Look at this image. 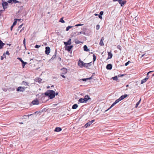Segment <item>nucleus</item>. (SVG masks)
Here are the masks:
<instances>
[{
    "label": "nucleus",
    "instance_id": "nucleus-5",
    "mask_svg": "<svg viewBox=\"0 0 154 154\" xmlns=\"http://www.w3.org/2000/svg\"><path fill=\"white\" fill-rule=\"evenodd\" d=\"M2 5L3 7V8L4 10H5V9L7 8L8 4L7 2H4L2 3Z\"/></svg>",
    "mask_w": 154,
    "mask_h": 154
},
{
    "label": "nucleus",
    "instance_id": "nucleus-50",
    "mask_svg": "<svg viewBox=\"0 0 154 154\" xmlns=\"http://www.w3.org/2000/svg\"><path fill=\"white\" fill-rule=\"evenodd\" d=\"M23 25V24H22L20 25V26H19L18 27V29L21 28L22 27Z\"/></svg>",
    "mask_w": 154,
    "mask_h": 154
},
{
    "label": "nucleus",
    "instance_id": "nucleus-64",
    "mask_svg": "<svg viewBox=\"0 0 154 154\" xmlns=\"http://www.w3.org/2000/svg\"><path fill=\"white\" fill-rule=\"evenodd\" d=\"M152 76H154V73L152 75Z\"/></svg>",
    "mask_w": 154,
    "mask_h": 154
},
{
    "label": "nucleus",
    "instance_id": "nucleus-32",
    "mask_svg": "<svg viewBox=\"0 0 154 154\" xmlns=\"http://www.w3.org/2000/svg\"><path fill=\"white\" fill-rule=\"evenodd\" d=\"M112 79L114 80H117L118 79L117 76H115L114 77H113Z\"/></svg>",
    "mask_w": 154,
    "mask_h": 154
},
{
    "label": "nucleus",
    "instance_id": "nucleus-11",
    "mask_svg": "<svg viewBox=\"0 0 154 154\" xmlns=\"http://www.w3.org/2000/svg\"><path fill=\"white\" fill-rule=\"evenodd\" d=\"M85 102H87V101L89 99H90L88 95H86L85 97L83 98Z\"/></svg>",
    "mask_w": 154,
    "mask_h": 154
},
{
    "label": "nucleus",
    "instance_id": "nucleus-7",
    "mask_svg": "<svg viewBox=\"0 0 154 154\" xmlns=\"http://www.w3.org/2000/svg\"><path fill=\"white\" fill-rule=\"evenodd\" d=\"M71 39L69 38L67 42H64V43L65 46H66L67 45H70L71 44Z\"/></svg>",
    "mask_w": 154,
    "mask_h": 154
},
{
    "label": "nucleus",
    "instance_id": "nucleus-51",
    "mask_svg": "<svg viewBox=\"0 0 154 154\" xmlns=\"http://www.w3.org/2000/svg\"><path fill=\"white\" fill-rule=\"evenodd\" d=\"M6 54H8V55H9L10 54L9 52V51H7L6 52Z\"/></svg>",
    "mask_w": 154,
    "mask_h": 154
},
{
    "label": "nucleus",
    "instance_id": "nucleus-55",
    "mask_svg": "<svg viewBox=\"0 0 154 154\" xmlns=\"http://www.w3.org/2000/svg\"><path fill=\"white\" fill-rule=\"evenodd\" d=\"M144 55H145V54H142V55H141V57L140 58H142V57H144Z\"/></svg>",
    "mask_w": 154,
    "mask_h": 154
},
{
    "label": "nucleus",
    "instance_id": "nucleus-40",
    "mask_svg": "<svg viewBox=\"0 0 154 154\" xmlns=\"http://www.w3.org/2000/svg\"><path fill=\"white\" fill-rule=\"evenodd\" d=\"M96 28L97 30H98L100 29V26L99 25H97Z\"/></svg>",
    "mask_w": 154,
    "mask_h": 154
},
{
    "label": "nucleus",
    "instance_id": "nucleus-47",
    "mask_svg": "<svg viewBox=\"0 0 154 154\" xmlns=\"http://www.w3.org/2000/svg\"><path fill=\"white\" fill-rule=\"evenodd\" d=\"M103 11H100V15H103Z\"/></svg>",
    "mask_w": 154,
    "mask_h": 154
},
{
    "label": "nucleus",
    "instance_id": "nucleus-63",
    "mask_svg": "<svg viewBox=\"0 0 154 154\" xmlns=\"http://www.w3.org/2000/svg\"><path fill=\"white\" fill-rule=\"evenodd\" d=\"M59 59L60 60H61V58L60 57H59Z\"/></svg>",
    "mask_w": 154,
    "mask_h": 154
},
{
    "label": "nucleus",
    "instance_id": "nucleus-15",
    "mask_svg": "<svg viewBox=\"0 0 154 154\" xmlns=\"http://www.w3.org/2000/svg\"><path fill=\"white\" fill-rule=\"evenodd\" d=\"M61 130L62 129L61 128L59 127H57L55 128V129L54 130V131L55 132H58L61 131Z\"/></svg>",
    "mask_w": 154,
    "mask_h": 154
},
{
    "label": "nucleus",
    "instance_id": "nucleus-12",
    "mask_svg": "<svg viewBox=\"0 0 154 154\" xmlns=\"http://www.w3.org/2000/svg\"><path fill=\"white\" fill-rule=\"evenodd\" d=\"M104 40V38L103 37L101 38V40L100 41V42L99 43V44L101 46H103L104 45V44L103 43V41Z\"/></svg>",
    "mask_w": 154,
    "mask_h": 154
},
{
    "label": "nucleus",
    "instance_id": "nucleus-8",
    "mask_svg": "<svg viewBox=\"0 0 154 154\" xmlns=\"http://www.w3.org/2000/svg\"><path fill=\"white\" fill-rule=\"evenodd\" d=\"M73 47L72 45H70L68 46H66L65 49L66 50H67L69 52L71 51V49L73 48Z\"/></svg>",
    "mask_w": 154,
    "mask_h": 154
},
{
    "label": "nucleus",
    "instance_id": "nucleus-28",
    "mask_svg": "<svg viewBox=\"0 0 154 154\" xmlns=\"http://www.w3.org/2000/svg\"><path fill=\"white\" fill-rule=\"evenodd\" d=\"M141 100V99H140V100L137 103L136 106H135L136 107H137L139 105V104Z\"/></svg>",
    "mask_w": 154,
    "mask_h": 154
},
{
    "label": "nucleus",
    "instance_id": "nucleus-49",
    "mask_svg": "<svg viewBox=\"0 0 154 154\" xmlns=\"http://www.w3.org/2000/svg\"><path fill=\"white\" fill-rule=\"evenodd\" d=\"M98 16H99V18L100 19H102V16H101L102 15H98Z\"/></svg>",
    "mask_w": 154,
    "mask_h": 154
},
{
    "label": "nucleus",
    "instance_id": "nucleus-52",
    "mask_svg": "<svg viewBox=\"0 0 154 154\" xmlns=\"http://www.w3.org/2000/svg\"><path fill=\"white\" fill-rule=\"evenodd\" d=\"M12 0H8V3H11L12 2Z\"/></svg>",
    "mask_w": 154,
    "mask_h": 154
},
{
    "label": "nucleus",
    "instance_id": "nucleus-44",
    "mask_svg": "<svg viewBox=\"0 0 154 154\" xmlns=\"http://www.w3.org/2000/svg\"><path fill=\"white\" fill-rule=\"evenodd\" d=\"M12 1L15 3H16L18 2L16 0H12Z\"/></svg>",
    "mask_w": 154,
    "mask_h": 154
},
{
    "label": "nucleus",
    "instance_id": "nucleus-22",
    "mask_svg": "<svg viewBox=\"0 0 154 154\" xmlns=\"http://www.w3.org/2000/svg\"><path fill=\"white\" fill-rule=\"evenodd\" d=\"M75 44H80V43H82V42H81V41L78 40H77V39H75Z\"/></svg>",
    "mask_w": 154,
    "mask_h": 154
},
{
    "label": "nucleus",
    "instance_id": "nucleus-42",
    "mask_svg": "<svg viewBox=\"0 0 154 154\" xmlns=\"http://www.w3.org/2000/svg\"><path fill=\"white\" fill-rule=\"evenodd\" d=\"M40 47H41V46L40 45H35V48H39Z\"/></svg>",
    "mask_w": 154,
    "mask_h": 154
},
{
    "label": "nucleus",
    "instance_id": "nucleus-54",
    "mask_svg": "<svg viewBox=\"0 0 154 154\" xmlns=\"http://www.w3.org/2000/svg\"><path fill=\"white\" fill-rule=\"evenodd\" d=\"M14 26H13L12 25L11 26V31H12V29H13V28Z\"/></svg>",
    "mask_w": 154,
    "mask_h": 154
},
{
    "label": "nucleus",
    "instance_id": "nucleus-41",
    "mask_svg": "<svg viewBox=\"0 0 154 154\" xmlns=\"http://www.w3.org/2000/svg\"><path fill=\"white\" fill-rule=\"evenodd\" d=\"M62 70H63L64 72L66 73L67 72V70L66 69L63 68V69H61Z\"/></svg>",
    "mask_w": 154,
    "mask_h": 154
},
{
    "label": "nucleus",
    "instance_id": "nucleus-4",
    "mask_svg": "<svg viewBox=\"0 0 154 154\" xmlns=\"http://www.w3.org/2000/svg\"><path fill=\"white\" fill-rule=\"evenodd\" d=\"M94 121V120H93L91 121H89L87 122L85 125V127L86 128L89 127L90 125Z\"/></svg>",
    "mask_w": 154,
    "mask_h": 154
},
{
    "label": "nucleus",
    "instance_id": "nucleus-43",
    "mask_svg": "<svg viewBox=\"0 0 154 154\" xmlns=\"http://www.w3.org/2000/svg\"><path fill=\"white\" fill-rule=\"evenodd\" d=\"M130 62V61H128V62H127L125 64V66H127L129 63Z\"/></svg>",
    "mask_w": 154,
    "mask_h": 154
},
{
    "label": "nucleus",
    "instance_id": "nucleus-6",
    "mask_svg": "<svg viewBox=\"0 0 154 154\" xmlns=\"http://www.w3.org/2000/svg\"><path fill=\"white\" fill-rule=\"evenodd\" d=\"M50 51V49L49 47H46L45 48V53L46 54L48 55Z\"/></svg>",
    "mask_w": 154,
    "mask_h": 154
},
{
    "label": "nucleus",
    "instance_id": "nucleus-20",
    "mask_svg": "<svg viewBox=\"0 0 154 154\" xmlns=\"http://www.w3.org/2000/svg\"><path fill=\"white\" fill-rule=\"evenodd\" d=\"M153 71H150L149 72H148L147 73V76L145 78L147 80L149 78V76L148 75L150 73L153 72Z\"/></svg>",
    "mask_w": 154,
    "mask_h": 154
},
{
    "label": "nucleus",
    "instance_id": "nucleus-38",
    "mask_svg": "<svg viewBox=\"0 0 154 154\" xmlns=\"http://www.w3.org/2000/svg\"><path fill=\"white\" fill-rule=\"evenodd\" d=\"M27 63L26 62H25L24 63L22 64V66L23 68H24V66Z\"/></svg>",
    "mask_w": 154,
    "mask_h": 154
},
{
    "label": "nucleus",
    "instance_id": "nucleus-31",
    "mask_svg": "<svg viewBox=\"0 0 154 154\" xmlns=\"http://www.w3.org/2000/svg\"><path fill=\"white\" fill-rule=\"evenodd\" d=\"M93 61L94 62L95 61L96 58V57L94 54H93Z\"/></svg>",
    "mask_w": 154,
    "mask_h": 154
},
{
    "label": "nucleus",
    "instance_id": "nucleus-34",
    "mask_svg": "<svg viewBox=\"0 0 154 154\" xmlns=\"http://www.w3.org/2000/svg\"><path fill=\"white\" fill-rule=\"evenodd\" d=\"M117 48L120 51H121L122 49H121V46L119 45L117 46Z\"/></svg>",
    "mask_w": 154,
    "mask_h": 154
},
{
    "label": "nucleus",
    "instance_id": "nucleus-19",
    "mask_svg": "<svg viewBox=\"0 0 154 154\" xmlns=\"http://www.w3.org/2000/svg\"><path fill=\"white\" fill-rule=\"evenodd\" d=\"M5 45L4 43H3L1 40H0V49L2 48Z\"/></svg>",
    "mask_w": 154,
    "mask_h": 154
},
{
    "label": "nucleus",
    "instance_id": "nucleus-9",
    "mask_svg": "<svg viewBox=\"0 0 154 154\" xmlns=\"http://www.w3.org/2000/svg\"><path fill=\"white\" fill-rule=\"evenodd\" d=\"M121 101L119 99V98L118 99L116 100L111 105V106L110 108L112 107L113 106L115 105L117 103H118V102H119L120 101Z\"/></svg>",
    "mask_w": 154,
    "mask_h": 154
},
{
    "label": "nucleus",
    "instance_id": "nucleus-53",
    "mask_svg": "<svg viewBox=\"0 0 154 154\" xmlns=\"http://www.w3.org/2000/svg\"><path fill=\"white\" fill-rule=\"evenodd\" d=\"M61 75V76L62 77H63V78H65V77H65V76L64 75Z\"/></svg>",
    "mask_w": 154,
    "mask_h": 154
},
{
    "label": "nucleus",
    "instance_id": "nucleus-26",
    "mask_svg": "<svg viewBox=\"0 0 154 154\" xmlns=\"http://www.w3.org/2000/svg\"><path fill=\"white\" fill-rule=\"evenodd\" d=\"M86 68H88V67L90 66H91V62L88 63H86Z\"/></svg>",
    "mask_w": 154,
    "mask_h": 154
},
{
    "label": "nucleus",
    "instance_id": "nucleus-24",
    "mask_svg": "<svg viewBox=\"0 0 154 154\" xmlns=\"http://www.w3.org/2000/svg\"><path fill=\"white\" fill-rule=\"evenodd\" d=\"M79 102L80 103H83L85 102L84 99L82 98H80L78 100Z\"/></svg>",
    "mask_w": 154,
    "mask_h": 154
},
{
    "label": "nucleus",
    "instance_id": "nucleus-46",
    "mask_svg": "<svg viewBox=\"0 0 154 154\" xmlns=\"http://www.w3.org/2000/svg\"><path fill=\"white\" fill-rule=\"evenodd\" d=\"M122 0H118L119 3L121 5V3L122 2Z\"/></svg>",
    "mask_w": 154,
    "mask_h": 154
},
{
    "label": "nucleus",
    "instance_id": "nucleus-23",
    "mask_svg": "<svg viewBox=\"0 0 154 154\" xmlns=\"http://www.w3.org/2000/svg\"><path fill=\"white\" fill-rule=\"evenodd\" d=\"M22 85H25L29 86V83L27 82H26L24 81H23L22 82Z\"/></svg>",
    "mask_w": 154,
    "mask_h": 154
},
{
    "label": "nucleus",
    "instance_id": "nucleus-58",
    "mask_svg": "<svg viewBox=\"0 0 154 154\" xmlns=\"http://www.w3.org/2000/svg\"><path fill=\"white\" fill-rule=\"evenodd\" d=\"M95 16H97V15H98L97 14H94Z\"/></svg>",
    "mask_w": 154,
    "mask_h": 154
},
{
    "label": "nucleus",
    "instance_id": "nucleus-25",
    "mask_svg": "<svg viewBox=\"0 0 154 154\" xmlns=\"http://www.w3.org/2000/svg\"><path fill=\"white\" fill-rule=\"evenodd\" d=\"M147 80L145 78L141 81V84H143L144 83H145Z\"/></svg>",
    "mask_w": 154,
    "mask_h": 154
},
{
    "label": "nucleus",
    "instance_id": "nucleus-10",
    "mask_svg": "<svg viewBox=\"0 0 154 154\" xmlns=\"http://www.w3.org/2000/svg\"><path fill=\"white\" fill-rule=\"evenodd\" d=\"M32 103L33 105H38L39 103L38 100L37 99L33 100Z\"/></svg>",
    "mask_w": 154,
    "mask_h": 154
},
{
    "label": "nucleus",
    "instance_id": "nucleus-29",
    "mask_svg": "<svg viewBox=\"0 0 154 154\" xmlns=\"http://www.w3.org/2000/svg\"><path fill=\"white\" fill-rule=\"evenodd\" d=\"M73 26H69L68 27H67L66 29V31H68L69 29L72 28Z\"/></svg>",
    "mask_w": 154,
    "mask_h": 154
},
{
    "label": "nucleus",
    "instance_id": "nucleus-57",
    "mask_svg": "<svg viewBox=\"0 0 154 154\" xmlns=\"http://www.w3.org/2000/svg\"><path fill=\"white\" fill-rule=\"evenodd\" d=\"M3 57L2 56L1 57V60H3Z\"/></svg>",
    "mask_w": 154,
    "mask_h": 154
},
{
    "label": "nucleus",
    "instance_id": "nucleus-59",
    "mask_svg": "<svg viewBox=\"0 0 154 154\" xmlns=\"http://www.w3.org/2000/svg\"><path fill=\"white\" fill-rule=\"evenodd\" d=\"M118 0H113V1L114 2H116V1H118Z\"/></svg>",
    "mask_w": 154,
    "mask_h": 154
},
{
    "label": "nucleus",
    "instance_id": "nucleus-14",
    "mask_svg": "<svg viewBox=\"0 0 154 154\" xmlns=\"http://www.w3.org/2000/svg\"><path fill=\"white\" fill-rule=\"evenodd\" d=\"M112 66L110 64H109L106 66V68L107 69L110 70L112 69Z\"/></svg>",
    "mask_w": 154,
    "mask_h": 154
},
{
    "label": "nucleus",
    "instance_id": "nucleus-27",
    "mask_svg": "<svg viewBox=\"0 0 154 154\" xmlns=\"http://www.w3.org/2000/svg\"><path fill=\"white\" fill-rule=\"evenodd\" d=\"M56 51L55 52V54L52 56V57L51 58V59L53 60L54 58H55L56 57Z\"/></svg>",
    "mask_w": 154,
    "mask_h": 154
},
{
    "label": "nucleus",
    "instance_id": "nucleus-13",
    "mask_svg": "<svg viewBox=\"0 0 154 154\" xmlns=\"http://www.w3.org/2000/svg\"><path fill=\"white\" fill-rule=\"evenodd\" d=\"M128 96V95L127 94H125L124 95H122L121 96L120 98H119V99L120 100H123L126 97H127Z\"/></svg>",
    "mask_w": 154,
    "mask_h": 154
},
{
    "label": "nucleus",
    "instance_id": "nucleus-30",
    "mask_svg": "<svg viewBox=\"0 0 154 154\" xmlns=\"http://www.w3.org/2000/svg\"><path fill=\"white\" fill-rule=\"evenodd\" d=\"M59 21L63 23H65V21L63 20V18H61L59 20Z\"/></svg>",
    "mask_w": 154,
    "mask_h": 154
},
{
    "label": "nucleus",
    "instance_id": "nucleus-37",
    "mask_svg": "<svg viewBox=\"0 0 154 154\" xmlns=\"http://www.w3.org/2000/svg\"><path fill=\"white\" fill-rule=\"evenodd\" d=\"M17 19H15L14 21V22L13 23V24H14L16 25L17 23Z\"/></svg>",
    "mask_w": 154,
    "mask_h": 154
},
{
    "label": "nucleus",
    "instance_id": "nucleus-16",
    "mask_svg": "<svg viewBox=\"0 0 154 154\" xmlns=\"http://www.w3.org/2000/svg\"><path fill=\"white\" fill-rule=\"evenodd\" d=\"M112 54L110 52H108V57L107 58V59L111 58L112 57Z\"/></svg>",
    "mask_w": 154,
    "mask_h": 154
},
{
    "label": "nucleus",
    "instance_id": "nucleus-17",
    "mask_svg": "<svg viewBox=\"0 0 154 154\" xmlns=\"http://www.w3.org/2000/svg\"><path fill=\"white\" fill-rule=\"evenodd\" d=\"M84 50L85 51H89V49H88L87 47V46L86 45H85L83 47Z\"/></svg>",
    "mask_w": 154,
    "mask_h": 154
},
{
    "label": "nucleus",
    "instance_id": "nucleus-48",
    "mask_svg": "<svg viewBox=\"0 0 154 154\" xmlns=\"http://www.w3.org/2000/svg\"><path fill=\"white\" fill-rule=\"evenodd\" d=\"M17 59L19 60L20 61H21L22 60V59L20 57L17 58Z\"/></svg>",
    "mask_w": 154,
    "mask_h": 154
},
{
    "label": "nucleus",
    "instance_id": "nucleus-1",
    "mask_svg": "<svg viewBox=\"0 0 154 154\" xmlns=\"http://www.w3.org/2000/svg\"><path fill=\"white\" fill-rule=\"evenodd\" d=\"M45 94L46 96H48L50 99H52L55 97L56 93L53 90H49L48 92H45Z\"/></svg>",
    "mask_w": 154,
    "mask_h": 154
},
{
    "label": "nucleus",
    "instance_id": "nucleus-60",
    "mask_svg": "<svg viewBox=\"0 0 154 154\" xmlns=\"http://www.w3.org/2000/svg\"><path fill=\"white\" fill-rule=\"evenodd\" d=\"M129 86V85H126V87H128Z\"/></svg>",
    "mask_w": 154,
    "mask_h": 154
},
{
    "label": "nucleus",
    "instance_id": "nucleus-45",
    "mask_svg": "<svg viewBox=\"0 0 154 154\" xmlns=\"http://www.w3.org/2000/svg\"><path fill=\"white\" fill-rule=\"evenodd\" d=\"M124 75H125L124 74H119L118 75V77H122V76H124Z\"/></svg>",
    "mask_w": 154,
    "mask_h": 154
},
{
    "label": "nucleus",
    "instance_id": "nucleus-33",
    "mask_svg": "<svg viewBox=\"0 0 154 154\" xmlns=\"http://www.w3.org/2000/svg\"><path fill=\"white\" fill-rule=\"evenodd\" d=\"M126 2V1H124L122 2L121 3V6H122L125 4Z\"/></svg>",
    "mask_w": 154,
    "mask_h": 154
},
{
    "label": "nucleus",
    "instance_id": "nucleus-3",
    "mask_svg": "<svg viewBox=\"0 0 154 154\" xmlns=\"http://www.w3.org/2000/svg\"><path fill=\"white\" fill-rule=\"evenodd\" d=\"M27 87H22L21 86H20L18 87L17 89V91H20L21 92H23L25 89L27 88Z\"/></svg>",
    "mask_w": 154,
    "mask_h": 154
},
{
    "label": "nucleus",
    "instance_id": "nucleus-39",
    "mask_svg": "<svg viewBox=\"0 0 154 154\" xmlns=\"http://www.w3.org/2000/svg\"><path fill=\"white\" fill-rule=\"evenodd\" d=\"M83 25V24H81L80 23V24H76V25H75V26H82Z\"/></svg>",
    "mask_w": 154,
    "mask_h": 154
},
{
    "label": "nucleus",
    "instance_id": "nucleus-62",
    "mask_svg": "<svg viewBox=\"0 0 154 154\" xmlns=\"http://www.w3.org/2000/svg\"><path fill=\"white\" fill-rule=\"evenodd\" d=\"M17 20H18V21H20L21 20V19H17Z\"/></svg>",
    "mask_w": 154,
    "mask_h": 154
},
{
    "label": "nucleus",
    "instance_id": "nucleus-35",
    "mask_svg": "<svg viewBox=\"0 0 154 154\" xmlns=\"http://www.w3.org/2000/svg\"><path fill=\"white\" fill-rule=\"evenodd\" d=\"M91 79V78H87V79H82V80L83 81H86L87 80H88V79Z\"/></svg>",
    "mask_w": 154,
    "mask_h": 154
},
{
    "label": "nucleus",
    "instance_id": "nucleus-2",
    "mask_svg": "<svg viewBox=\"0 0 154 154\" xmlns=\"http://www.w3.org/2000/svg\"><path fill=\"white\" fill-rule=\"evenodd\" d=\"M86 63H84L83 61L79 60L78 62V65L81 67H84L86 68Z\"/></svg>",
    "mask_w": 154,
    "mask_h": 154
},
{
    "label": "nucleus",
    "instance_id": "nucleus-18",
    "mask_svg": "<svg viewBox=\"0 0 154 154\" xmlns=\"http://www.w3.org/2000/svg\"><path fill=\"white\" fill-rule=\"evenodd\" d=\"M82 32H76L74 34L72 35V36H75L76 35H78L80 34H82Z\"/></svg>",
    "mask_w": 154,
    "mask_h": 154
},
{
    "label": "nucleus",
    "instance_id": "nucleus-36",
    "mask_svg": "<svg viewBox=\"0 0 154 154\" xmlns=\"http://www.w3.org/2000/svg\"><path fill=\"white\" fill-rule=\"evenodd\" d=\"M23 42V44H24V45L25 47H26V44H25L26 43V39H25V38H24V39Z\"/></svg>",
    "mask_w": 154,
    "mask_h": 154
},
{
    "label": "nucleus",
    "instance_id": "nucleus-61",
    "mask_svg": "<svg viewBox=\"0 0 154 154\" xmlns=\"http://www.w3.org/2000/svg\"><path fill=\"white\" fill-rule=\"evenodd\" d=\"M15 25V24H13V25H12V26H14Z\"/></svg>",
    "mask_w": 154,
    "mask_h": 154
},
{
    "label": "nucleus",
    "instance_id": "nucleus-21",
    "mask_svg": "<svg viewBox=\"0 0 154 154\" xmlns=\"http://www.w3.org/2000/svg\"><path fill=\"white\" fill-rule=\"evenodd\" d=\"M78 106L77 104H74L72 106V108L73 109H75L78 107Z\"/></svg>",
    "mask_w": 154,
    "mask_h": 154
},
{
    "label": "nucleus",
    "instance_id": "nucleus-56",
    "mask_svg": "<svg viewBox=\"0 0 154 154\" xmlns=\"http://www.w3.org/2000/svg\"><path fill=\"white\" fill-rule=\"evenodd\" d=\"M21 62L22 64L23 63L25 62L22 60L21 61Z\"/></svg>",
    "mask_w": 154,
    "mask_h": 154
}]
</instances>
